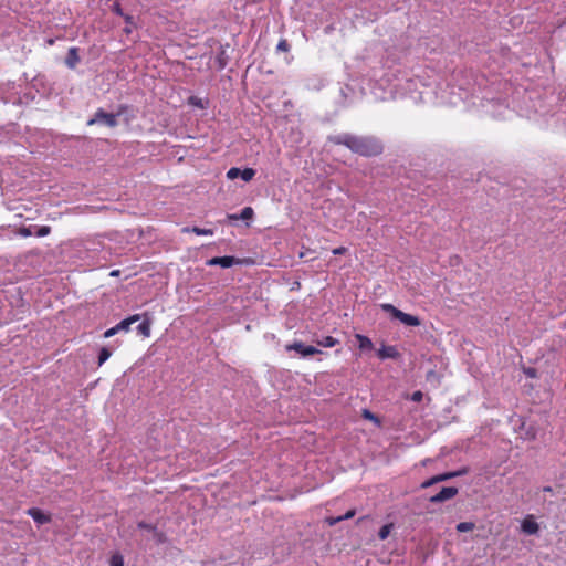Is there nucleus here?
Listing matches in <instances>:
<instances>
[{
	"label": "nucleus",
	"mask_w": 566,
	"mask_h": 566,
	"mask_svg": "<svg viewBox=\"0 0 566 566\" xmlns=\"http://www.w3.org/2000/svg\"><path fill=\"white\" fill-rule=\"evenodd\" d=\"M526 374L530 376V377H534L535 376V371L533 369H528L526 371Z\"/></svg>",
	"instance_id": "72a5a7b5"
},
{
	"label": "nucleus",
	"mask_w": 566,
	"mask_h": 566,
	"mask_svg": "<svg viewBox=\"0 0 566 566\" xmlns=\"http://www.w3.org/2000/svg\"><path fill=\"white\" fill-rule=\"evenodd\" d=\"M22 234L27 237V235H30V234H31V232H30L29 230L24 229V230L22 231Z\"/></svg>",
	"instance_id": "f704fd0d"
},
{
	"label": "nucleus",
	"mask_w": 566,
	"mask_h": 566,
	"mask_svg": "<svg viewBox=\"0 0 566 566\" xmlns=\"http://www.w3.org/2000/svg\"><path fill=\"white\" fill-rule=\"evenodd\" d=\"M115 11H116L118 14H122L120 9H119V7H118V6H116V7H115Z\"/></svg>",
	"instance_id": "e433bc0d"
},
{
	"label": "nucleus",
	"mask_w": 566,
	"mask_h": 566,
	"mask_svg": "<svg viewBox=\"0 0 566 566\" xmlns=\"http://www.w3.org/2000/svg\"><path fill=\"white\" fill-rule=\"evenodd\" d=\"M418 82L413 78H406L402 83L401 80H398L397 83L392 84V91L396 95L403 96L409 95L413 102H422L424 101L423 92H418Z\"/></svg>",
	"instance_id": "f03ea898"
},
{
	"label": "nucleus",
	"mask_w": 566,
	"mask_h": 566,
	"mask_svg": "<svg viewBox=\"0 0 566 566\" xmlns=\"http://www.w3.org/2000/svg\"><path fill=\"white\" fill-rule=\"evenodd\" d=\"M255 175V170L252 168H245L241 170L240 178H242L244 181H250Z\"/></svg>",
	"instance_id": "aec40b11"
},
{
	"label": "nucleus",
	"mask_w": 566,
	"mask_h": 566,
	"mask_svg": "<svg viewBox=\"0 0 566 566\" xmlns=\"http://www.w3.org/2000/svg\"><path fill=\"white\" fill-rule=\"evenodd\" d=\"M457 494H458V489L457 488L446 486V488H442V490L439 493L433 495L430 499V501L433 502V503H440V502L447 501L449 499H452Z\"/></svg>",
	"instance_id": "423d86ee"
},
{
	"label": "nucleus",
	"mask_w": 566,
	"mask_h": 566,
	"mask_svg": "<svg viewBox=\"0 0 566 566\" xmlns=\"http://www.w3.org/2000/svg\"><path fill=\"white\" fill-rule=\"evenodd\" d=\"M140 319V315L136 314L128 318L123 319L117 324L119 331H128L130 325Z\"/></svg>",
	"instance_id": "4468645a"
},
{
	"label": "nucleus",
	"mask_w": 566,
	"mask_h": 566,
	"mask_svg": "<svg viewBox=\"0 0 566 566\" xmlns=\"http://www.w3.org/2000/svg\"><path fill=\"white\" fill-rule=\"evenodd\" d=\"M356 339L358 340V346L360 349H371L373 348V342L367 336L357 334Z\"/></svg>",
	"instance_id": "2eb2a0df"
},
{
	"label": "nucleus",
	"mask_w": 566,
	"mask_h": 566,
	"mask_svg": "<svg viewBox=\"0 0 566 566\" xmlns=\"http://www.w3.org/2000/svg\"><path fill=\"white\" fill-rule=\"evenodd\" d=\"M423 394L421 391H415L411 396L412 401L420 402L422 400Z\"/></svg>",
	"instance_id": "c85d7f7f"
},
{
	"label": "nucleus",
	"mask_w": 566,
	"mask_h": 566,
	"mask_svg": "<svg viewBox=\"0 0 566 566\" xmlns=\"http://www.w3.org/2000/svg\"><path fill=\"white\" fill-rule=\"evenodd\" d=\"M522 531L527 535H534L538 532L539 526L533 515H527L522 522Z\"/></svg>",
	"instance_id": "0eeeda50"
},
{
	"label": "nucleus",
	"mask_w": 566,
	"mask_h": 566,
	"mask_svg": "<svg viewBox=\"0 0 566 566\" xmlns=\"http://www.w3.org/2000/svg\"><path fill=\"white\" fill-rule=\"evenodd\" d=\"M88 125L103 124L108 127H114L117 124L116 116L114 114L98 111L95 116L87 122Z\"/></svg>",
	"instance_id": "20e7f679"
},
{
	"label": "nucleus",
	"mask_w": 566,
	"mask_h": 566,
	"mask_svg": "<svg viewBox=\"0 0 566 566\" xmlns=\"http://www.w3.org/2000/svg\"><path fill=\"white\" fill-rule=\"evenodd\" d=\"M333 140L336 144L345 145L353 151L365 155V156L375 155L380 151L379 144L371 142L370 139L364 138V137H356V136L345 134V135L334 137Z\"/></svg>",
	"instance_id": "f257e3e1"
},
{
	"label": "nucleus",
	"mask_w": 566,
	"mask_h": 566,
	"mask_svg": "<svg viewBox=\"0 0 566 566\" xmlns=\"http://www.w3.org/2000/svg\"><path fill=\"white\" fill-rule=\"evenodd\" d=\"M190 103L195 106H198V107H203V104L201 102L200 98H197V97H191L190 98Z\"/></svg>",
	"instance_id": "7c9ffc66"
},
{
	"label": "nucleus",
	"mask_w": 566,
	"mask_h": 566,
	"mask_svg": "<svg viewBox=\"0 0 566 566\" xmlns=\"http://www.w3.org/2000/svg\"><path fill=\"white\" fill-rule=\"evenodd\" d=\"M78 62H80L78 50L76 48H71L69 50V53H67V56L65 60V64L70 69H75V66L77 65Z\"/></svg>",
	"instance_id": "9d476101"
},
{
	"label": "nucleus",
	"mask_w": 566,
	"mask_h": 566,
	"mask_svg": "<svg viewBox=\"0 0 566 566\" xmlns=\"http://www.w3.org/2000/svg\"><path fill=\"white\" fill-rule=\"evenodd\" d=\"M119 331L118 326L115 325L114 327L107 329L105 333H104V337L105 338H109L112 336H114L115 334H117Z\"/></svg>",
	"instance_id": "cd10ccee"
},
{
	"label": "nucleus",
	"mask_w": 566,
	"mask_h": 566,
	"mask_svg": "<svg viewBox=\"0 0 566 566\" xmlns=\"http://www.w3.org/2000/svg\"><path fill=\"white\" fill-rule=\"evenodd\" d=\"M398 352L394 346H382L378 349V356L380 359L395 358Z\"/></svg>",
	"instance_id": "ddd939ff"
},
{
	"label": "nucleus",
	"mask_w": 566,
	"mask_h": 566,
	"mask_svg": "<svg viewBox=\"0 0 566 566\" xmlns=\"http://www.w3.org/2000/svg\"><path fill=\"white\" fill-rule=\"evenodd\" d=\"M391 530H392V524H386V525H384V526L380 528L379 533H378L379 538H380L381 541L386 539V538L389 536V534H390Z\"/></svg>",
	"instance_id": "6ab92c4d"
},
{
	"label": "nucleus",
	"mask_w": 566,
	"mask_h": 566,
	"mask_svg": "<svg viewBox=\"0 0 566 566\" xmlns=\"http://www.w3.org/2000/svg\"><path fill=\"white\" fill-rule=\"evenodd\" d=\"M286 350H295L303 357H307V356L314 355L316 353H319V350L317 348H315L314 346L304 345L302 343H294V344L287 345Z\"/></svg>",
	"instance_id": "39448f33"
},
{
	"label": "nucleus",
	"mask_w": 566,
	"mask_h": 566,
	"mask_svg": "<svg viewBox=\"0 0 566 566\" xmlns=\"http://www.w3.org/2000/svg\"><path fill=\"white\" fill-rule=\"evenodd\" d=\"M345 252V248H336L333 250V253L334 254H342Z\"/></svg>",
	"instance_id": "473e14b6"
},
{
	"label": "nucleus",
	"mask_w": 566,
	"mask_h": 566,
	"mask_svg": "<svg viewBox=\"0 0 566 566\" xmlns=\"http://www.w3.org/2000/svg\"><path fill=\"white\" fill-rule=\"evenodd\" d=\"M381 310L389 313L392 318L398 319L406 326H419L420 319L411 314L403 313L402 311L396 308L394 305L384 303L380 305Z\"/></svg>",
	"instance_id": "7ed1b4c3"
},
{
	"label": "nucleus",
	"mask_w": 566,
	"mask_h": 566,
	"mask_svg": "<svg viewBox=\"0 0 566 566\" xmlns=\"http://www.w3.org/2000/svg\"><path fill=\"white\" fill-rule=\"evenodd\" d=\"M138 332L145 336H149L150 326L148 322H143L138 325Z\"/></svg>",
	"instance_id": "a878e982"
},
{
	"label": "nucleus",
	"mask_w": 566,
	"mask_h": 566,
	"mask_svg": "<svg viewBox=\"0 0 566 566\" xmlns=\"http://www.w3.org/2000/svg\"><path fill=\"white\" fill-rule=\"evenodd\" d=\"M112 353L107 348H102L98 355V365L102 366L109 357Z\"/></svg>",
	"instance_id": "a211bd4d"
},
{
	"label": "nucleus",
	"mask_w": 566,
	"mask_h": 566,
	"mask_svg": "<svg viewBox=\"0 0 566 566\" xmlns=\"http://www.w3.org/2000/svg\"><path fill=\"white\" fill-rule=\"evenodd\" d=\"M237 260L233 256H217L207 261L208 265H220L222 268H230Z\"/></svg>",
	"instance_id": "6e6552de"
},
{
	"label": "nucleus",
	"mask_w": 566,
	"mask_h": 566,
	"mask_svg": "<svg viewBox=\"0 0 566 566\" xmlns=\"http://www.w3.org/2000/svg\"><path fill=\"white\" fill-rule=\"evenodd\" d=\"M109 566H124V558L120 554L116 553L112 556Z\"/></svg>",
	"instance_id": "4be33fe9"
},
{
	"label": "nucleus",
	"mask_w": 566,
	"mask_h": 566,
	"mask_svg": "<svg viewBox=\"0 0 566 566\" xmlns=\"http://www.w3.org/2000/svg\"><path fill=\"white\" fill-rule=\"evenodd\" d=\"M287 49H289V45H287L286 41H284V40H283V41H281V42L277 44V50H280V51H287Z\"/></svg>",
	"instance_id": "2f4dec72"
},
{
	"label": "nucleus",
	"mask_w": 566,
	"mask_h": 566,
	"mask_svg": "<svg viewBox=\"0 0 566 566\" xmlns=\"http://www.w3.org/2000/svg\"><path fill=\"white\" fill-rule=\"evenodd\" d=\"M475 527L474 523L472 522H461L457 525V530L461 533L470 532Z\"/></svg>",
	"instance_id": "f3484780"
},
{
	"label": "nucleus",
	"mask_w": 566,
	"mask_h": 566,
	"mask_svg": "<svg viewBox=\"0 0 566 566\" xmlns=\"http://www.w3.org/2000/svg\"><path fill=\"white\" fill-rule=\"evenodd\" d=\"M138 527L142 528V530H146L148 532H153L154 536L158 537V541H160V534L156 532V530H155V527L153 525L144 523V522H140L138 524Z\"/></svg>",
	"instance_id": "5701e85b"
},
{
	"label": "nucleus",
	"mask_w": 566,
	"mask_h": 566,
	"mask_svg": "<svg viewBox=\"0 0 566 566\" xmlns=\"http://www.w3.org/2000/svg\"><path fill=\"white\" fill-rule=\"evenodd\" d=\"M337 339L333 338L332 336H325L322 339L317 340V345L322 347H333L337 344Z\"/></svg>",
	"instance_id": "dca6fc26"
},
{
	"label": "nucleus",
	"mask_w": 566,
	"mask_h": 566,
	"mask_svg": "<svg viewBox=\"0 0 566 566\" xmlns=\"http://www.w3.org/2000/svg\"><path fill=\"white\" fill-rule=\"evenodd\" d=\"M544 491H545V492H552V488H551V486H545V488H544Z\"/></svg>",
	"instance_id": "c9c22d12"
},
{
	"label": "nucleus",
	"mask_w": 566,
	"mask_h": 566,
	"mask_svg": "<svg viewBox=\"0 0 566 566\" xmlns=\"http://www.w3.org/2000/svg\"><path fill=\"white\" fill-rule=\"evenodd\" d=\"M240 175H241V169H239L237 167H232L227 171V178L230 180H234V179L239 178Z\"/></svg>",
	"instance_id": "b1692460"
},
{
	"label": "nucleus",
	"mask_w": 566,
	"mask_h": 566,
	"mask_svg": "<svg viewBox=\"0 0 566 566\" xmlns=\"http://www.w3.org/2000/svg\"><path fill=\"white\" fill-rule=\"evenodd\" d=\"M253 209L251 207H245L242 209L240 214H228L229 220H250L253 217Z\"/></svg>",
	"instance_id": "f8f14e48"
},
{
	"label": "nucleus",
	"mask_w": 566,
	"mask_h": 566,
	"mask_svg": "<svg viewBox=\"0 0 566 566\" xmlns=\"http://www.w3.org/2000/svg\"><path fill=\"white\" fill-rule=\"evenodd\" d=\"M51 229L50 227L48 226H42V227H39L36 232H35V235L39 237V238H42V237H45L50 233Z\"/></svg>",
	"instance_id": "bb28decb"
},
{
	"label": "nucleus",
	"mask_w": 566,
	"mask_h": 566,
	"mask_svg": "<svg viewBox=\"0 0 566 566\" xmlns=\"http://www.w3.org/2000/svg\"><path fill=\"white\" fill-rule=\"evenodd\" d=\"M306 255V252H301L300 258H304Z\"/></svg>",
	"instance_id": "4c0bfd02"
},
{
	"label": "nucleus",
	"mask_w": 566,
	"mask_h": 566,
	"mask_svg": "<svg viewBox=\"0 0 566 566\" xmlns=\"http://www.w3.org/2000/svg\"><path fill=\"white\" fill-rule=\"evenodd\" d=\"M364 417L375 422L378 421L377 418L368 410H364Z\"/></svg>",
	"instance_id": "c756f323"
},
{
	"label": "nucleus",
	"mask_w": 566,
	"mask_h": 566,
	"mask_svg": "<svg viewBox=\"0 0 566 566\" xmlns=\"http://www.w3.org/2000/svg\"><path fill=\"white\" fill-rule=\"evenodd\" d=\"M462 472L458 471V472H450V473H443V474L436 475V476L431 478L430 480L423 482L422 488H429L437 482L446 481L450 478L458 476Z\"/></svg>",
	"instance_id": "1a4fd4ad"
},
{
	"label": "nucleus",
	"mask_w": 566,
	"mask_h": 566,
	"mask_svg": "<svg viewBox=\"0 0 566 566\" xmlns=\"http://www.w3.org/2000/svg\"><path fill=\"white\" fill-rule=\"evenodd\" d=\"M191 232L198 234V235H212L213 234V230L211 229H201V228H198V227H193L191 229Z\"/></svg>",
	"instance_id": "393cba45"
},
{
	"label": "nucleus",
	"mask_w": 566,
	"mask_h": 566,
	"mask_svg": "<svg viewBox=\"0 0 566 566\" xmlns=\"http://www.w3.org/2000/svg\"><path fill=\"white\" fill-rule=\"evenodd\" d=\"M28 514L38 523L45 524L49 522V516L39 509H29Z\"/></svg>",
	"instance_id": "9b49d317"
},
{
	"label": "nucleus",
	"mask_w": 566,
	"mask_h": 566,
	"mask_svg": "<svg viewBox=\"0 0 566 566\" xmlns=\"http://www.w3.org/2000/svg\"><path fill=\"white\" fill-rule=\"evenodd\" d=\"M354 515H355V512H354V511H348V512H347L345 515H343V516H338V517H336V518H329V520H328V524H329V525H334V524H336V523H338V522H340V521H343V520H348V518L353 517Z\"/></svg>",
	"instance_id": "412c9836"
}]
</instances>
